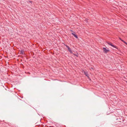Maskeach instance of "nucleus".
<instances>
[{
  "label": "nucleus",
  "instance_id": "12",
  "mask_svg": "<svg viewBox=\"0 0 127 127\" xmlns=\"http://www.w3.org/2000/svg\"><path fill=\"white\" fill-rule=\"evenodd\" d=\"M30 2H32V1H30Z\"/></svg>",
  "mask_w": 127,
  "mask_h": 127
},
{
  "label": "nucleus",
  "instance_id": "8",
  "mask_svg": "<svg viewBox=\"0 0 127 127\" xmlns=\"http://www.w3.org/2000/svg\"><path fill=\"white\" fill-rule=\"evenodd\" d=\"M119 38L120 39V40L121 41L123 42L124 43V42H125V41H124L121 38L119 37Z\"/></svg>",
  "mask_w": 127,
  "mask_h": 127
},
{
  "label": "nucleus",
  "instance_id": "6",
  "mask_svg": "<svg viewBox=\"0 0 127 127\" xmlns=\"http://www.w3.org/2000/svg\"><path fill=\"white\" fill-rule=\"evenodd\" d=\"M72 34L77 39L78 38V36L77 35H76V34H75L72 33Z\"/></svg>",
  "mask_w": 127,
  "mask_h": 127
},
{
  "label": "nucleus",
  "instance_id": "5",
  "mask_svg": "<svg viewBox=\"0 0 127 127\" xmlns=\"http://www.w3.org/2000/svg\"><path fill=\"white\" fill-rule=\"evenodd\" d=\"M84 74L86 75V76L88 77H89L88 76V74L87 72L85 71L84 72Z\"/></svg>",
  "mask_w": 127,
  "mask_h": 127
},
{
  "label": "nucleus",
  "instance_id": "7",
  "mask_svg": "<svg viewBox=\"0 0 127 127\" xmlns=\"http://www.w3.org/2000/svg\"><path fill=\"white\" fill-rule=\"evenodd\" d=\"M24 51L23 50H21L20 51V54H21L23 55L24 54Z\"/></svg>",
  "mask_w": 127,
  "mask_h": 127
},
{
  "label": "nucleus",
  "instance_id": "2",
  "mask_svg": "<svg viewBox=\"0 0 127 127\" xmlns=\"http://www.w3.org/2000/svg\"><path fill=\"white\" fill-rule=\"evenodd\" d=\"M64 45L66 47H67V48L68 49V51L70 53H73V52H72V51L71 48H69L68 46L65 45V44H64Z\"/></svg>",
  "mask_w": 127,
  "mask_h": 127
},
{
  "label": "nucleus",
  "instance_id": "4",
  "mask_svg": "<svg viewBox=\"0 0 127 127\" xmlns=\"http://www.w3.org/2000/svg\"><path fill=\"white\" fill-rule=\"evenodd\" d=\"M117 120L118 122H121L122 121H123L122 120H121V119H120V118H117Z\"/></svg>",
  "mask_w": 127,
  "mask_h": 127
},
{
  "label": "nucleus",
  "instance_id": "11",
  "mask_svg": "<svg viewBox=\"0 0 127 127\" xmlns=\"http://www.w3.org/2000/svg\"><path fill=\"white\" fill-rule=\"evenodd\" d=\"M124 43L125 44H126V45H127V43L126 42H124Z\"/></svg>",
  "mask_w": 127,
  "mask_h": 127
},
{
  "label": "nucleus",
  "instance_id": "10",
  "mask_svg": "<svg viewBox=\"0 0 127 127\" xmlns=\"http://www.w3.org/2000/svg\"><path fill=\"white\" fill-rule=\"evenodd\" d=\"M90 70H93V67H91V68H90Z\"/></svg>",
  "mask_w": 127,
  "mask_h": 127
},
{
  "label": "nucleus",
  "instance_id": "9",
  "mask_svg": "<svg viewBox=\"0 0 127 127\" xmlns=\"http://www.w3.org/2000/svg\"><path fill=\"white\" fill-rule=\"evenodd\" d=\"M73 54L75 56H76V57H78V55H76L74 54Z\"/></svg>",
  "mask_w": 127,
  "mask_h": 127
},
{
  "label": "nucleus",
  "instance_id": "3",
  "mask_svg": "<svg viewBox=\"0 0 127 127\" xmlns=\"http://www.w3.org/2000/svg\"><path fill=\"white\" fill-rule=\"evenodd\" d=\"M103 50L104 53H106L109 51V50H108L106 49V48L104 47L103 48Z\"/></svg>",
  "mask_w": 127,
  "mask_h": 127
},
{
  "label": "nucleus",
  "instance_id": "1",
  "mask_svg": "<svg viewBox=\"0 0 127 127\" xmlns=\"http://www.w3.org/2000/svg\"><path fill=\"white\" fill-rule=\"evenodd\" d=\"M107 43H108V44L110 45L112 47L115 48L117 49H118V48H117V47L114 46V45H113L112 44L111 42H107Z\"/></svg>",
  "mask_w": 127,
  "mask_h": 127
}]
</instances>
